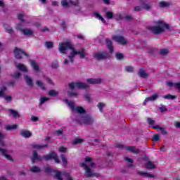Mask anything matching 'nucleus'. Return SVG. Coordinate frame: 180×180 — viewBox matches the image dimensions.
<instances>
[{
	"label": "nucleus",
	"instance_id": "nucleus-48",
	"mask_svg": "<svg viewBox=\"0 0 180 180\" xmlns=\"http://www.w3.org/2000/svg\"><path fill=\"white\" fill-rule=\"evenodd\" d=\"M125 70H126L127 72H133L134 69H133V67H131V66H127V67L125 68Z\"/></svg>",
	"mask_w": 180,
	"mask_h": 180
},
{
	"label": "nucleus",
	"instance_id": "nucleus-61",
	"mask_svg": "<svg viewBox=\"0 0 180 180\" xmlns=\"http://www.w3.org/2000/svg\"><path fill=\"white\" fill-rule=\"evenodd\" d=\"M58 68V63L56 62L55 63L52 64V68Z\"/></svg>",
	"mask_w": 180,
	"mask_h": 180
},
{
	"label": "nucleus",
	"instance_id": "nucleus-39",
	"mask_svg": "<svg viewBox=\"0 0 180 180\" xmlns=\"http://www.w3.org/2000/svg\"><path fill=\"white\" fill-rule=\"evenodd\" d=\"M31 172H40V168L37 167H33L30 169Z\"/></svg>",
	"mask_w": 180,
	"mask_h": 180
},
{
	"label": "nucleus",
	"instance_id": "nucleus-1",
	"mask_svg": "<svg viewBox=\"0 0 180 180\" xmlns=\"http://www.w3.org/2000/svg\"><path fill=\"white\" fill-rule=\"evenodd\" d=\"M59 51L62 54H67L69 53L68 58L65 59L63 61V64L65 65L73 63L74 58H75V56H79L80 58H84L86 55L83 49L77 51L73 48L72 44L70 41L60 43L59 44Z\"/></svg>",
	"mask_w": 180,
	"mask_h": 180
},
{
	"label": "nucleus",
	"instance_id": "nucleus-46",
	"mask_svg": "<svg viewBox=\"0 0 180 180\" xmlns=\"http://www.w3.org/2000/svg\"><path fill=\"white\" fill-rule=\"evenodd\" d=\"M98 108L100 112H102V109H103V108H105V103H99L98 104Z\"/></svg>",
	"mask_w": 180,
	"mask_h": 180
},
{
	"label": "nucleus",
	"instance_id": "nucleus-19",
	"mask_svg": "<svg viewBox=\"0 0 180 180\" xmlns=\"http://www.w3.org/2000/svg\"><path fill=\"white\" fill-rule=\"evenodd\" d=\"M126 150L127 151H131V153H134V154H139V153H140V150L136 148L134 146H127Z\"/></svg>",
	"mask_w": 180,
	"mask_h": 180
},
{
	"label": "nucleus",
	"instance_id": "nucleus-54",
	"mask_svg": "<svg viewBox=\"0 0 180 180\" xmlns=\"http://www.w3.org/2000/svg\"><path fill=\"white\" fill-rule=\"evenodd\" d=\"M158 140H160V136L158 135H155L153 137V141H158Z\"/></svg>",
	"mask_w": 180,
	"mask_h": 180
},
{
	"label": "nucleus",
	"instance_id": "nucleus-32",
	"mask_svg": "<svg viewBox=\"0 0 180 180\" xmlns=\"http://www.w3.org/2000/svg\"><path fill=\"white\" fill-rule=\"evenodd\" d=\"M49 96H58V91L56 90H50L49 92Z\"/></svg>",
	"mask_w": 180,
	"mask_h": 180
},
{
	"label": "nucleus",
	"instance_id": "nucleus-45",
	"mask_svg": "<svg viewBox=\"0 0 180 180\" xmlns=\"http://www.w3.org/2000/svg\"><path fill=\"white\" fill-rule=\"evenodd\" d=\"M115 57H116L117 60H122L123 58V54L120 53H117L115 54Z\"/></svg>",
	"mask_w": 180,
	"mask_h": 180
},
{
	"label": "nucleus",
	"instance_id": "nucleus-35",
	"mask_svg": "<svg viewBox=\"0 0 180 180\" xmlns=\"http://www.w3.org/2000/svg\"><path fill=\"white\" fill-rule=\"evenodd\" d=\"M140 175H145L147 178H154V174H151L149 173H146V172H141Z\"/></svg>",
	"mask_w": 180,
	"mask_h": 180
},
{
	"label": "nucleus",
	"instance_id": "nucleus-15",
	"mask_svg": "<svg viewBox=\"0 0 180 180\" xmlns=\"http://www.w3.org/2000/svg\"><path fill=\"white\" fill-rule=\"evenodd\" d=\"M30 64L32 68L34 70V71H36L37 72L38 71H40V67H39V64L37 63V62H36L35 60H30Z\"/></svg>",
	"mask_w": 180,
	"mask_h": 180
},
{
	"label": "nucleus",
	"instance_id": "nucleus-64",
	"mask_svg": "<svg viewBox=\"0 0 180 180\" xmlns=\"http://www.w3.org/2000/svg\"><path fill=\"white\" fill-rule=\"evenodd\" d=\"M116 147H117V148H123V145H122L120 143H117Z\"/></svg>",
	"mask_w": 180,
	"mask_h": 180
},
{
	"label": "nucleus",
	"instance_id": "nucleus-43",
	"mask_svg": "<svg viewBox=\"0 0 180 180\" xmlns=\"http://www.w3.org/2000/svg\"><path fill=\"white\" fill-rule=\"evenodd\" d=\"M49 98L47 97H42L40 98V105H43V103H44V102H47V101H49Z\"/></svg>",
	"mask_w": 180,
	"mask_h": 180
},
{
	"label": "nucleus",
	"instance_id": "nucleus-23",
	"mask_svg": "<svg viewBox=\"0 0 180 180\" xmlns=\"http://www.w3.org/2000/svg\"><path fill=\"white\" fill-rule=\"evenodd\" d=\"M25 80L27 82V85H29V86H33V80L32 79V78L27 75H25L24 76Z\"/></svg>",
	"mask_w": 180,
	"mask_h": 180
},
{
	"label": "nucleus",
	"instance_id": "nucleus-38",
	"mask_svg": "<svg viewBox=\"0 0 180 180\" xmlns=\"http://www.w3.org/2000/svg\"><path fill=\"white\" fill-rule=\"evenodd\" d=\"M168 53H169V51L167 49L160 50V54H162V56H167Z\"/></svg>",
	"mask_w": 180,
	"mask_h": 180
},
{
	"label": "nucleus",
	"instance_id": "nucleus-22",
	"mask_svg": "<svg viewBox=\"0 0 180 180\" xmlns=\"http://www.w3.org/2000/svg\"><path fill=\"white\" fill-rule=\"evenodd\" d=\"M160 8H169L171 6V2L169 1H160L159 3Z\"/></svg>",
	"mask_w": 180,
	"mask_h": 180
},
{
	"label": "nucleus",
	"instance_id": "nucleus-55",
	"mask_svg": "<svg viewBox=\"0 0 180 180\" xmlns=\"http://www.w3.org/2000/svg\"><path fill=\"white\" fill-rule=\"evenodd\" d=\"M46 82H48L49 84V85H54L53 80H51V79H50L49 77L46 78Z\"/></svg>",
	"mask_w": 180,
	"mask_h": 180
},
{
	"label": "nucleus",
	"instance_id": "nucleus-59",
	"mask_svg": "<svg viewBox=\"0 0 180 180\" xmlns=\"http://www.w3.org/2000/svg\"><path fill=\"white\" fill-rule=\"evenodd\" d=\"M116 19H124V17L123 15H122V14H117L116 15Z\"/></svg>",
	"mask_w": 180,
	"mask_h": 180
},
{
	"label": "nucleus",
	"instance_id": "nucleus-37",
	"mask_svg": "<svg viewBox=\"0 0 180 180\" xmlns=\"http://www.w3.org/2000/svg\"><path fill=\"white\" fill-rule=\"evenodd\" d=\"M33 148H36L37 150H40V148H43L44 147H47V145L41 146V145H33L32 146Z\"/></svg>",
	"mask_w": 180,
	"mask_h": 180
},
{
	"label": "nucleus",
	"instance_id": "nucleus-41",
	"mask_svg": "<svg viewBox=\"0 0 180 180\" xmlns=\"http://www.w3.org/2000/svg\"><path fill=\"white\" fill-rule=\"evenodd\" d=\"M125 160L127 162L129 163V165H128V167H133V159L126 158Z\"/></svg>",
	"mask_w": 180,
	"mask_h": 180
},
{
	"label": "nucleus",
	"instance_id": "nucleus-30",
	"mask_svg": "<svg viewBox=\"0 0 180 180\" xmlns=\"http://www.w3.org/2000/svg\"><path fill=\"white\" fill-rule=\"evenodd\" d=\"M15 129H18V125L17 124L6 125V130H8V131L15 130Z\"/></svg>",
	"mask_w": 180,
	"mask_h": 180
},
{
	"label": "nucleus",
	"instance_id": "nucleus-53",
	"mask_svg": "<svg viewBox=\"0 0 180 180\" xmlns=\"http://www.w3.org/2000/svg\"><path fill=\"white\" fill-rule=\"evenodd\" d=\"M59 151H60V153H66L67 148H65V147H60V148H59Z\"/></svg>",
	"mask_w": 180,
	"mask_h": 180
},
{
	"label": "nucleus",
	"instance_id": "nucleus-52",
	"mask_svg": "<svg viewBox=\"0 0 180 180\" xmlns=\"http://www.w3.org/2000/svg\"><path fill=\"white\" fill-rule=\"evenodd\" d=\"M68 96H70V97L77 96V95H78V93H77V92H72V93L68 92Z\"/></svg>",
	"mask_w": 180,
	"mask_h": 180
},
{
	"label": "nucleus",
	"instance_id": "nucleus-33",
	"mask_svg": "<svg viewBox=\"0 0 180 180\" xmlns=\"http://www.w3.org/2000/svg\"><path fill=\"white\" fill-rule=\"evenodd\" d=\"M60 158H61L62 162H63V165H67V164H68L67 157H65V155H61Z\"/></svg>",
	"mask_w": 180,
	"mask_h": 180
},
{
	"label": "nucleus",
	"instance_id": "nucleus-44",
	"mask_svg": "<svg viewBox=\"0 0 180 180\" xmlns=\"http://www.w3.org/2000/svg\"><path fill=\"white\" fill-rule=\"evenodd\" d=\"M4 139H5V135L0 132V146H4Z\"/></svg>",
	"mask_w": 180,
	"mask_h": 180
},
{
	"label": "nucleus",
	"instance_id": "nucleus-20",
	"mask_svg": "<svg viewBox=\"0 0 180 180\" xmlns=\"http://www.w3.org/2000/svg\"><path fill=\"white\" fill-rule=\"evenodd\" d=\"M87 82L88 84H101V82H102V79L90 78L87 79Z\"/></svg>",
	"mask_w": 180,
	"mask_h": 180
},
{
	"label": "nucleus",
	"instance_id": "nucleus-10",
	"mask_svg": "<svg viewBox=\"0 0 180 180\" xmlns=\"http://www.w3.org/2000/svg\"><path fill=\"white\" fill-rule=\"evenodd\" d=\"M110 56V54L106 52H96L94 54V57L96 58V60H103L104 58H108V57Z\"/></svg>",
	"mask_w": 180,
	"mask_h": 180
},
{
	"label": "nucleus",
	"instance_id": "nucleus-13",
	"mask_svg": "<svg viewBox=\"0 0 180 180\" xmlns=\"http://www.w3.org/2000/svg\"><path fill=\"white\" fill-rule=\"evenodd\" d=\"M112 40L122 45L126 44V43H127V41L126 40V39H124V37L122 36H113Z\"/></svg>",
	"mask_w": 180,
	"mask_h": 180
},
{
	"label": "nucleus",
	"instance_id": "nucleus-34",
	"mask_svg": "<svg viewBox=\"0 0 180 180\" xmlns=\"http://www.w3.org/2000/svg\"><path fill=\"white\" fill-rule=\"evenodd\" d=\"M36 84L38 86H39L40 88H41V89H46V88L44 87V84L42 83L41 81L38 80L36 82Z\"/></svg>",
	"mask_w": 180,
	"mask_h": 180
},
{
	"label": "nucleus",
	"instance_id": "nucleus-3",
	"mask_svg": "<svg viewBox=\"0 0 180 180\" xmlns=\"http://www.w3.org/2000/svg\"><path fill=\"white\" fill-rule=\"evenodd\" d=\"M80 167H82V168H84L85 176L87 178H89L91 176H99V174L92 172V169H91L95 167V163H94L92 158L89 157H86L85 158V162H82L80 164Z\"/></svg>",
	"mask_w": 180,
	"mask_h": 180
},
{
	"label": "nucleus",
	"instance_id": "nucleus-56",
	"mask_svg": "<svg viewBox=\"0 0 180 180\" xmlns=\"http://www.w3.org/2000/svg\"><path fill=\"white\" fill-rule=\"evenodd\" d=\"M23 16H24L23 13L18 14V18L19 20L23 22Z\"/></svg>",
	"mask_w": 180,
	"mask_h": 180
},
{
	"label": "nucleus",
	"instance_id": "nucleus-11",
	"mask_svg": "<svg viewBox=\"0 0 180 180\" xmlns=\"http://www.w3.org/2000/svg\"><path fill=\"white\" fill-rule=\"evenodd\" d=\"M44 158L46 161L48 160H54V161L56 164H60V160H58V156L57 155V153H56L55 152H52V153H49L48 155L44 156Z\"/></svg>",
	"mask_w": 180,
	"mask_h": 180
},
{
	"label": "nucleus",
	"instance_id": "nucleus-49",
	"mask_svg": "<svg viewBox=\"0 0 180 180\" xmlns=\"http://www.w3.org/2000/svg\"><path fill=\"white\" fill-rule=\"evenodd\" d=\"M6 32L11 34V33H13V30H12V27H8L7 28H6Z\"/></svg>",
	"mask_w": 180,
	"mask_h": 180
},
{
	"label": "nucleus",
	"instance_id": "nucleus-57",
	"mask_svg": "<svg viewBox=\"0 0 180 180\" xmlns=\"http://www.w3.org/2000/svg\"><path fill=\"white\" fill-rule=\"evenodd\" d=\"M31 120H32V122H37V120H39V117H37L36 116H32Z\"/></svg>",
	"mask_w": 180,
	"mask_h": 180
},
{
	"label": "nucleus",
	"instance_id": "nucleus-2",
	"mask_svg": "<svg viewBox=\"0 0 180 180\" xmlns=\"http://www.w3.org/2000/svg\"><path fill=\"white\" fill-rule=\"evenodd\" d=\"M65 103L71 108L72 112L75 113H78L81 115V118L79 120L81 124H92L94 123V119L89 115L86 113L85 109L82 107H75L74 106V103L72 101H69L68 100H65Z\"/></svg>",
	"mask_w": 180,
	"mask_h": 180
},
{
	"label": "nucleus",
	"instance_id": "nucleus-28",
	"mask_svg": "<svg viewBox=\"0 0 180 180\" xmlns=\"http://www.w3.org/2000/svg\"><path fill=\"white\" fill-rule=\"evenodd\" d=\"M139 75L141 78H147V77H148V73H146L144 70H139Z\"/></svg>",
	"mask_w": 180,
	"mask_h": 180
},
{
	"label": "nucleus",
	"instance_id": "nucleus-29",
	"mask_svg": "<svg viewBox=\"0 0 180 180\" xmlns=\"http://www.w3.org/2000/svg\"><path fill=\"white\" fill-rule=\"evenodd\" d=\"M152 8H153V6L150 5L149 4H142V8L145 9L146 11H151Z\"/></svg>",
	"mask_w": 180,
	"mask_h": 180
},
{
	"label": "nucleus",
	"instance_id": "nucleus-27",
	"mask_svg": "<svg viewBox=\"0 0 180 180\" xmlns=\"http://www.w3.org/2000/svg\"><path fill=\"white\" fill-rule=\"evenodd\" d=\"M146 168H147V169H154V168H156V166L154 163L148 162L146 165Z\"/></svg>",
	"mask_w": 180,
	"mask_h": 180
},
{
	"label": "nucleus",
	"instance_id": "nucleus-36",
	"mask_svg": "<svg viewBox=\"0 0 180 180\" xmlns=\"http://www.w3.org/2000/svg\"><path fill=\"white\" fill-rule=\"evenodd\" d=\"M95 16L97 18V19H99V20H101V22H102L103 23H105V19L103 18V17H102L101 15H100L99 13H95Z\"/></svg>",
	"mask_w": 180,
	"mask_h": 180
},
{
	"label": "nucleus",
	"instance_id": "nucleus-63",
	"mask_svg": "<svg viewBox=\"0 0 180 180\" xmlns=\"http://www.w3.org/2000/svg\"><path fill=\"white\" fill-rule=\"evenodd\" d=\"M174 126H175L177 129H180V122H175V123H174Z\"/></svg>",
	"mask_w": 180,
	"mask_h": 180
},
{
	"label": "nucleus",
	"instance_id": "nucleus-25",
	"mask_svg": "<svg viewBox=\"0 0 180 180\" xmlns=\"http://www.w3.org/2000/svg\"><path fill=\"white\" fill-rule=\"evenodd\" d=\"M153 128L160 130L162 134H165V135L167 134V130H165V128L160 127V125L153 126Z\"/></svg>",
	"mask_w": 180,
	"mask_h": 180
},
{
	"label": "nucleus",
	"instance_id": "nucleus-9",
	"mask_svg": "<svg viewBox=\"0 0 180 180\" xmlns=\"http://www.w3.org/2000/svg\"><path fill=\"white\" fill-rule=\"evenodd\" d=\"M5 91H6V86L2 85L0 87V96L4 98L6 102H11L12 97L11 96H5Z\"/></svg>",
	"mask_w": 180,
	"mask_h": 180
},
{
	"label": "nucleus",
	"instance_id": "nucleus-8",
	"mask_svg": "<svg viewBox=\"0 0 180 180\" xmlns=\"http://www.w3.org/2000/svg\"><path fill=\"white\" fill-rule=\"evenodd\" d=\"M53 172L55 174V177L58 180H63V178H66L67 180H72V178L70 177V174H65L64 172H57V171H54Z\"/></svg>",
	"mask_w": 180,
	"mask_h": 180
},
{
	"label": "nucleus",
	"instance_id": "nucleus-21",
	"mask_svg": "<svg viewBox=\"0 0 180 180\" xmlns=\"http://www.w3.org/2000/svg\"><path fill=\"white\" fill-rule=\"evenodd\" d=\"M41 160V157L37 155V153L36 151L33 152V156L32 158V162H34L35 161H40Z\"/></svg>",
	"mask_w": 180,
	"mask_h": 180
},
{
	"label": "nucleus",
	"instance_id": "nucleus-47",
	"mask_svg": "<svg viewBox=\"0 0 180 180\" xmlns=\"http://www.w3.org/2000/svg\"><path fill=\"white\" fill-rule=\"evenodd\" d=\"M45 46L46 49H53V42H46Z\"/></svg>",
	"mask_w": 180,
	"mask_h": 180
},
{
	"label": "nucleus",
	"instance_id": "nucleus-4",
	"mask_svg": "<svg viewBox=\"0 0 180 180\" xmlns=\"http://www.w3.org/2000/svg\"><path fill=\"white\" fill-rule=\"evenodd\" d=\"M155 26L149 27V30L153 32L155 34H158V33H162L165 30H169V25L165 23L162 20L155 21Z\"/></svg>",
	"mask_w": 180,
	"mask_h": 180
},
{
	"label": "nucleus",
	"instance_id": "nucleus-40",
	"mask_svg": "<svg viewBox=\"0 0 180 180\" xmlns=\"http://www.w3.org/2000/svg\"><path fill=\"white\" fill-rule=\"evenodd\" d=\"M163 98L164 99H175V96L167 94L166 96H163Z\"/></svg>",
	"mask_w": 180,
	"mask_h": 180
},
{
	"label": "nucleus",
	"instance_id": "nucleus-31",
	"mask_svg": "<svg viewBox=\"0 0 180 180\" xmlns=\"http://www.w3.org/2000/svg\"><path fill=\"white\" fill-rule=\"evenodd\" d=\"M8 112L10 115H12L13 116V117H20V116L16 110H9Z\"/></svg>",
	"mask_w": 180,
	"mask_h": 180
},
{
	"label": "nucleus",
	"instance_id": "nucleus-26",
	"mask_svg": "<svg viewBox=\"0 0 180 180\" xmlns=\"http://www.w3.org/2000/svg\"><path fill=\"white\" fill-rule=\"evenodd\" d=\"M106 44L110 50V53H113V46H112V41L110 39H105Z\"/></svg>",
	"mask_w": 180,
	"mask_h": 180
},
{
	"label": "nucleus",
	"instance_id": "nucleus-58",
	"mask_svg": "<svg viewBox=\"0 0 180 180\" xmlns=\"http://www.w3.org/2000/svg\"><path fill=\"white\" fill-rule=\"evenodd\" d=\"M143 9V6H141V7L140 6H136L134 8V11H136V12H140V11H141Z\"/></svg>",
	"mask_w": 180,
	"mask_h": 180
},
{
	"label": "nucleus",
	"instance_id": "nucleus-51",
	"mask_svg": "<svg viewBox=\"0 0 180 180\" xmlns=\"http://www.w3.org/2000/svg\"><path fill=\"white\" fill-rule=\"evenodd\" d=\"M160 109L161 112H167V110H168L167 107H165V105H160Z\"/></svg>",
	"mask_w": 180,
	"mask_h": 180
},
{
	"label": "nucleus",
	"instance_id": "nucleus-7",
	"mask_svg": "<svg viewBox=\"0 0 180 180\" xmlns=\"http://www.w3.org/2000/svg\"><path fill=\"white\" fill-rule=\"evenodd\" d=\"M13 54H14V57L18 60H20V58H22L23 56H25L26 57L29 56L26 52H25V51L19 48H15Z\"/></svg>",
	"mask_w": 180,
	"mask_h": 180
},
{
	"label": "nucleus",
	"instance_id": "nucleus-6",
	"mask_svg": "<svg viewBox=\"0 0 180 180\" xmlns=\"http://www.w3.org/2000/svg\"><path fill=\"white\" fill-rule=\"evenodd\" d=\"M70 89H86L89 88V85L82 82H72L69 84Z\"/></svg>",
	"mask_w": 180,
	"mask_h": 180
},
{
	"label": "nucleus",
	"instance_id": "nucleus-50",
	"mask_svg": "<svg viewBox=\"0 0 180 180\" xmlns=\"http://www.w3.org/2000/svg\"><path fill=\"white\" fill-rule=\"evenodd\" d=\"M155 122V121H154V120H153L151 118H148V123L149 124H150V126H153Z\"/></svg>",
	"mask_w": 180,
	"mask_h": 180
},
{
	"label": "nucleus",
	"instance_id": "nucleus-12",
	"mask_svg": "<svg viewBox=\"0 0 180 180\" xmlns=\"http://www.w3.org/2000/svg\"><path fill=\"white\" fill-rule=\"evenodd\" d=\"M17 29L20 30L25 36H33V30L27 28L22 29V25L20 24L17 25Z\"/></svg>",
	"mask_w": 180,
	"mask_h": 180
},
{
	"label": "nucleus",
	"instance_id": "nucleus-5",
	"mask_svg": "<svg viewBox=\"0 0 180 180\" xmlns=\"http://www.w3.org/2000/svg\"><path fill=\"white\" fill-rule=\"evenodd\" d=\"M61 5L63 8H70V6H75L74 13H79L81 11V7L78 6V0H63L61 1Z\"/></svg>",
	"mask_w": 180,
	"mask_h": 180
},
{
	"label": "nucleus",
	"instance_id": "nucleus-24",
	"mask_svg": "<svg viewBox=\"0 0 180 180\" xmlns=\"http://www.w3.org/2000/svg\"><path fill=\"white\" fill-rule=\"evenodd\" d=\"M84 143V139L81 138H76L72 141V144L77 145V144H82Z\"/></svg>",
	"mask_w": 180,
	"mask_h": 180
},
{
	"label": "nucleus",
	"instance_id": "nucleus-42",
	"mask_svg": "<svg viewBox=\"0 0 180 180\" xmlns=\"http://www.w3.org/2000/svg\"><path fill=\"white\" fill-rule=\"evenodd\" d=\"M106 18L107 19H112V18H113V13L110 11H108L106 13Z\"/></svg>",
	"mask_w": 180,
	"mask_h": 180
},
{
	"label": "nucleus",
	"instance_id": "nucleus-16",
	"mask_svg": "<svg viewBox=\"0 0 180 180\" xmlns=\"http://www.w3.org/2000/svg\"><path fill=\"white\" fill-rule=\"evenodd\" d=\"M20 136L25 137V139H29V137H32V132L27 130H21L20 131Z\"/></svg>",
	"mask_w": 180,
	"mask_h": 180
},
{
	"label": "nucleus",
	"instance_id": "nucleus-14",
	"mask_svg": "<svg viewBox=\"0 0 180 180\" xmlns=\"http://www.w3.org/2000/svg\"><path fill=\"white\" fill-rule=\"evenodd\" d=\"M158 98V93H155V94H153V96H151L150 97H148L147 98H146V100L143 102V105H146L147 102H154V101H157Z\"/></svg>",
	"mask_w": 180,
	"mask_h": 180
},
{
	"label": "nucleus",
	"instance_id": "nucleus-18",
	"mask_svg": "<svg viewBox=\"0 0 180 180\" xmlns=\"http://www.w3.org/2000/svg\"><path fill=\"white\" fill-rule=\"evenodd\" d=\"M7 151L6 150L0 148V153L1 155H4V157L8 160V161H13V159L12 158V156L6 154Z\"/></svg>",
	"mask_w": 180,
	"mask_h": 180
},
{
	"label": "nucleus",
	"instance_id": "nucleus-60",
	"mask_svg": "<svg viewBox=\"0 0 180 180\" xmlns=\"http://www.w3.org/2000/svg\"><path fill=\"white\" fill-rule=\"evenodd\" d=\"M84 98L86 99V101H91V95L89 94H85Z\"/></svg>",
	"mask_w": 180,
	"mask_h": 180
},
{
	"label": "nucleus",
	"instance_id": "nucleus-62",
	"mask_svg": "<svg viewBox=\"0 0 180 180\" xmlns=\"http://www.w3.org/2000/svg\"><path fill=\"white\" fill-rule=\"evenodd\" d=\"M56 136H60V134H63V130H58L56 131Z\"/></svg>",
	"mask_w": 180,
	"mask_h": 180
},
{
	"label": "nucleus",
	"instance_id": "nucleus-17",
	"mask_svg": "<svg viewBox=\"0 0 180 180\" xmlns=\"http://www.w3.org/2000/svg\"><path fill=\"white\" fill-rule=\"evenodd\" d=\"M16 69L20 70V71H22L23 72H27L28 70L26 65L22 64V63H18L15 65Z\"/></svg>",
	"mask_w": 180,
	"mask_h": 180
}]
</instances>
